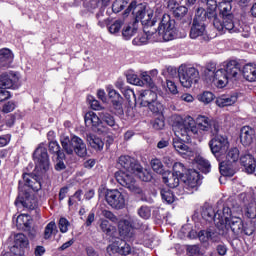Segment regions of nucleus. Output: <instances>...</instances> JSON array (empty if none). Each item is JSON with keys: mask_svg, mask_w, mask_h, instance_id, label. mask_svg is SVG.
I'll return each instance as SVG.
<instances>
[{"mask_svg": "<svg viewBox=\"0 0 256 256\" xmlns=\"http://www.w3.org/2000/svg\"><path fill=\"white\" fill-rule=\"evenodd\" d=\"M174 149L182 155V157H191L193 155V151H191V148L187 146L185 143H183L179 138L174 139L173 141Z\"/></svg>", "mask_w": 256, "mask_h": 256, "instance_id": "c756f323", "label": "nucleus"}, {"mask_svg": "<svg viewBox=\"0 0 256 256\" xmlns=\"http://www.w3.org/2000/svg\"><path fill=\"white\" fill-rule=\"evenodd\" d=\"M157 99V88L138 92V101L141 107H148L152 113H159L163 109V105Z\"/></svg>", "mask_w": 256, "mask_h": 256, "instance_id": "6e6552de", "label": "nucleus"}, {"mask_svg": "<svg viewBox=\"0 0 256 256\" xmlns=\"http://www.w3.org/2000/svg\"><path fill=\"white\" fill-rule=\"evenodd\" d=\"M100 229L108 237H113V235H115V233L117 232V228H115V226L111 225V223H109V221L105 219L101 220Z\"/></svg>", "mask_w": 256, "mask_h": 256, "instance_id": "ea45409f", "label": "nucleus"}, {"mask_svg": "<svg viewBox=\"0 0 256 256\" xmlns=\"http://www.w3.org/2000/svg\"><path fill=\"white\" fill-rule=\"evenodd\" d=\"M118 253H120V255H131L133 249L131 248V245L122 240L120 246H118Z\"/></svg>", "mask_w": 256, "mask_h": 256, "instance_id": "864d4df0", "label": "nucleus"}, {"mask_svg": "<svg viewBox=\"0 0 256 256\" xmlns=\"http://www.w3.org/2000/svg\"><path fill=\"white\" fill-rule=\"evenodd\" d=\"M213 21V25L215 26V16L209 15V11L205 10L203 7H198L195 11L193 23H199L201 25H205V21Z\"/></svg>", "mask_w": 256, "mask_h": 256, "instance_id": "a878e982", "label": "nucleus"}, {"mask_svg": "<svg viewBox=\"0 0 256 256\" xmlns=\"http://www.w3.org/2000/svg\"><path fill=\"white\" fill-rule=\"evenodd\" d=\"M129 3V0H116L112 4V11L114 13H120V11H123L127 4Z\"/></svg>", "mask_w": 256, "mask_h": 256, "instance_id": "8fccbe9b", "label": "nucleus"}, {"mask_svg": "<svg viewBox=\"0 0 256 256\" xmlns=\"http://www.w3.org/2000/svg\"><path fill=\"white\" fill-rule=\"evenodd\" d=\"M60 143L66 155H73L75 153L77 157H87V144L79 136L74 135L69 138L67 135H61Z\"/></svg>", "mask_w": 256, "mask_h": 256, "instance_id": "39448f33", "label": "nucleus"}, {"mask_svg": "<svg viewBox=\"0 0 256 256\" xmlns=\"http://www.w3.org/2000/svg\"><path fill=\"white\" fill-rule=\"evenodd\" d=\"M126 79L130 85H137L138 87H143L144 85L143 80H141V78L136 74L129 73L126 75Z\"/></svg>", "mask_w": 256, "mask_h": 256, "instance_id": "09e8293b", "label": "nucleus"}, {"mask_svg": "<svg viewBox=\"0 0 256 256\" xmlns=\"http://www.w3.org/2000/svg\"><path fill=\"white\" fill-rule=\"evenodd\" d=\"M70 225L71 224L69 223V220H67V218L65 217L60 218L58 227L61 233H67V231H69Z\"/></svg>", "mask_w": 256, "mask_h": 256, "instance_id": "13d9d810", "label": "nucleus"}, {"mask_svg": "<svg viewBox=\"0 0 256 256\" xmlns=\"http://www.w3.org/2000/svg\"><path fill=\"white\" fill-rule=\"evenodd\" d=\"M28 249L29 239L25 234L18 233L14 236V245L10 248V252H6L2 256H23Z\"/></svg>", "mask_w": 256, "mask_h": 256, "instance_id": "ddd939ff", "label": "nucleus"}, {"mask_svg": "<svg viewBox=\"0 0 256 256\" xmlns=\"http://www.w3.org/2000/svg\"><path fill=\"white\" fill-rule=\"evenodd\" d=\"M255 135V130L249 126H244L240 132V141L244 147H247L253 143V137Z\"/></svg>", "mask_w": 256, "mask_h": 256, "instance_id": "bb28decb", "label": "nucleus"}, {"mask_svg": "<svg viewBox=\"0 0 256 256\" xmlns=\"http://www.w3.org/2000/svg\"><path fill=\"white\" fill-rule=\"evenodd\" d=\"M178 77L182 87L191 89L199 82V70L193 66L181 65L178 68Z\"/></svg>", "mask_w": 256, "mask_h": 256, "instance_id": "9b49d317", "label": "nucleus"}, {"mask_svg": "<svg viewBox=\"0 0 256 256\" xmlns=\"http://www.w3.org/2000/svg\"><path fill=\"white\" fill-rule=\"evenodd\" d=\"M84 121L86 127H92V130L98 133L99 135H103V133H107V127L103 126V121H101V116H97L95 112H87L84 116Z\"/></svg>", "mask_w": 256, "mask_h": 256, "instance_id": "dca6fc26", "label": "nucleus"}, {"mask_svg": "<svg viewBox=\"0 0 256 256\" xmlns=\"http://www.w3.org/2000/svg\"><path fill=\"white\" fill-rule=\"evenodd\" d=\"M196 123L200 131H211L213 127V120H211L207 116H198L196 119Z\"/></svg>", "mask_w": 256, "mask_h": 256, "instance_id": "f704fd0d", "label": "nucleus"}, {"mask_svg": "<svg viewBox=\"0 0 256 256\" xmlns=\"http://www.w3.org/2000/svg\"><path fill=\"white\" fill-rule=\"evenodd\" d=\"M105 201L109 207L121 211L125 209V195L119 189H108L105 192Z\"/></svg>", "mask_w": 256, "mask_h": 256, "instance_id": "4468645a", "label": "nucleus"}, {"mask_svg": "<svg viewBox=\"0 0 256 256\" xmlns=\"http://www.w3.org/2000/svg\"><path fill=\"white\" fill-rule=\"evenodd\" d=\"M49 152L52 155H57L58 159H65V150H61V146L58 141L49 142Z\"/></svg>", "mask_w": 256, "mask_h": 256, "instance_id": "4c0bfd02", "label": "nucleus"}, {"mask_svg": "<svg viewBox=\"0 0 256 256\" xmlns=\"http://www.w3.org/2000/svg\"><path fill=\"white\" fill-rule=\"evenodd\" d=\"M219 232H216L213 228H208L206 230H201L198 233V238L202 243H207V241H212V243H219L221 241V235H227V230L224 228H218Z\"/></svg>", "mask_w": 256, "mask_h": 256, "instance_id": "f3484780", "label": "nucleus"}, {"mask_svg": "<svg viewBox=\"0 0 256 256\" xmlns=\"http://www.w3.org/2000/svg\"><path fill=\"white\" fill-rule=\"evenodd\" d=\"M206 5L210 17H217V0H207Z\"/></svg>", "mask_w": 256, "mask_h": 256, "instance_id": "5fc2aeb1", "label": "nucleus"}, {"mask_svg": "<svg viewBox=\"0 0 256 256\" xmlns=\"http://www.w3.org/2000/svg\"><path fill=\"white\" fill-rule=\"evenodd\" d=\"M11 99V92L7 91L6 88H0V102Z\"/></svg>", "mask_w": 256, "mask_h": 256, "instance_id": "69168bd1", "label": "nucleus"}, {"mask_svg": "<svg viewBox=\"0 0 256 256\" xmlns=\"http://www.w3.org/2000/svg\"><path fill=\"white\" fill-rule=\"evenodd\" d=\"M122 27H123V21L116 20L108 29L112 35H115L119 33V31H121Z\"/></svg>", "mask_w": 256, "mask_h": 256, "instance_id": "4d7b16f0", "label": "nucleus"}, {"mask_svg": "<svg viewBox=\"0 0 256 256\" xmlns=\"http://www.w3.org/2000/svg\"><path fill=\"white\" fill-rule=\"evenodd\" d=\"M224 72L230 81H237L241 77V67L235 60L228 61L224 64Z\"/></svg>", "mask_w": 256, "mask_h": 256, "instance_id": "412c9836", "label": "nucleus"}, {"mask_svg": "<svg viewBox=\"0 0 256 256\" xmlns=\"http://www.w3.org/2000/svg\"><path fill=\"white\" fill-rule=\"evenodd\" d=\"M166 85H167L168 91H170L172 95H177L179 93V91L177 90V85H175V82L171 80H167Z\"/></svg>", "mask_w": 256, "mask_h": 256, "instance_id": "e2e57ef3", "label": "nucleus"}, {"mask_svg": "<svg viewBox=\"0 0 256 256\" xmlns=\"http://www.w3.org/2000/svg\"><path fill=\"white\" fill-rule=\"evenodd\" d=\"M163 183L167 185V187H170V189H175L179 187V176H176L173 172H166L163 174Z\"/></svg>", "mask_w": 256, "mask_h": 256, "instance_id": "7c9ffc66", "label": "nucleus"}, {"mask_svg": "<svg viewBox=\"0 0 256 256\" xmlns=\"http://www.w3.org/2000/svg\"><path fill=\"white\" fill-rule=\"evenodd\" d=\"M63 159L65 158H59V156H57V160L55 164L56 171H64V169L67 168V166L65 165V162H63Z\"/></svg>", "mask_w": 256, "mask_h": 256, "instance_id": "338daca9", "label": "nucleus"}, {"mask_svg": "<svg viewBox=\"0 0 256 256\" xmlns=\"http://www.w3.org/2000/svg\"><path fill=\"white\" fill-rule=\"evenodd\" d=\"M132 173H134V175H136V177H138V179H140L141 181H144L146 183L151 181V179H153V176L150 174V172L143 169L141 164H139V168L135 169L134 172H132Z\"/></svg>", "mask_w": 256, "mask_h": 256, "instance_id": "79ce46f5", "label": "nucleus"}, {"mask_svg": "<svg viewBox=\"0 0 256 256\" xmlns=\"http://www.w3.org/2000/svg\"><path fill=\"white\" fill-rule=\"evenodd\" d=\"M107 91L109 98L112 99L113 105L121 109V100L123 99L121 94H119L117 90L113 89V86H108Z\"/></svg>", "mask_w": 256, "mask_h": 256, "instance_id": "a19ab883", "label": "nucleus"}, {"mask_svg": "<svg viewBox=\"0 0 256 256\" xmlns=\"http://www.w3.org/2000/svg\"><path fill=\"white\" fill-rule=\"evenodd\" d=\"M99 117L103 123H106V125H108V127H114V129H117L119 127L117 123H115V118L109 112L103 110L99 113Z\"/></svg>", "mask_w": 256, "mask_h": 256, "instance_id": "58836bf2", "label": "nucleus"}, {"mask_svg": "<svg viewBox=\"0 0 256 256\" xmlns=\"http://www.w3.org/2000/svg\"><path fill=\"white\" fill-rule=\"evenodd\" d=\"M227 225H229L232 233L234 235L243 237H251L253 233H255V227L251 224H245L243 223V220L240 217L233 216V212L230 209V217L228 220H224V227H220V229H224V231H227Z\"/></svg>", "mask_w": 256, "mask_h": 256, "instance_id": "423d86ee", "label": "nucleus"}, {"mask_svg": "<svg viewBox=\"0 0 256 256\" xmlns=\"http://www.w3.org/2000/svg\"><path fill=\"white\" fill-rule=\"evenodd\" d=\"M240 163L244 167L245 173L248 175H253L255 173L256 161L253 155L244 154L240 157Z\"/></svg>", "mask_w": 256, "mask_h": 256, "instance_id": "393cba45", "label": "nucleus"}, {"mask_svg": "<svg viewBox=\"0 0 256 256\" xmlns=\"http://www.w3.org/2000/svg\"><path fill=\"white\" fill-rule=\"evenodd\" d=\"M131 11L135 17L134 21H137V25H139V21H141L142 25H148L150 27L155 25V20H151L153 19V13L147 12L143 4H137V1H132L125 10L124 15H129Z\"/></svg>", "mask_w": 256, "mask_h": 256, "instance_id": "0eeeda50", "label": "nucleus"}, {"mask_svg": "<svg viewBox=\"0 0 256 256\" xmlns=\"http://www.w3.org/2000/svg\"><path fill=\"white\" fill-rule=\"evenodd\" d=\"M216 66L213 63H210L207 65V67L204 70V79L207 83H209L210 79L217 73Z\"/></svg>", "mask_w": 256, "mask_h": 256, "instance_id": "49530a36", "label": "nucleus"}, {"mask_svg": "<svg viewBox=\"0 0 256 256\" xmlns=\"http://www.w3.org/2000/svg\"><path fill=\"white\" fill-rule=\"evenodd\" d=\"M143 81L146 82V85L150 87V89H157V85H155V82H153V79L151 78V76L144 74L142 76Z\"/></svg>", "mask_w": 256, "mask_h": 256, "instance_id": "680f3d73", "label": "nucleus"}, {"mask_svg": "<svg viewBox=\"0 0 256 256\" xmlns=\"http://www.w3.org/2000/svg\"><path fill=\"white\" fill-rule=\"evenodd\" d=\"M229 249L227 248V245L225 244H218L216 246V252L220 255V256H225L227 255V251Z\"/></svg>", "mask_w": 256, "mask_h": 256, "instance_id": "774afa93", "label": "nucleus"}, {"mask_svg": "<svg viewBox=\"0 0 256 256\" xmlns=\"http://www.w3.org/2000/svg\"><path fill=\"white\" fill-rule=\"evenodd\" d=\"M138 215L142 219H149L151 217V208L149 206H142L138 209Z\"/></svg>", "mask_w": 256, "mask_h": 256, "instance_id": "6e6d98bb", "label": "nucleus"}, {"mask_svg": "<svg viewBox=\"0 0 256 256\" xmlns=\"http://www.w3.org/2000/svg\"><path fill=\"white\" fill-rule=\"evenodd\" d=\"M118 229L120 237H123L125 241H128L129 243L135 241V230L131 226L129 220H121L118 224Z\"/></svg>", "mask_w": 256, "mask_h": 256, "instance_id": "aec40b11", "label": "nucleus"}, {"mask_svg": "<svg viewBox=\"0 0 256 256\" xmlns=\"http://www.w3.org/2000/svg\"><path fill=\"white\" fill-rule=\"evenodd\" d=\"M187 126L189 129V135H197V133H199V128L195 126V121H193V118H190V120L187 122Z\"/></svg>", "mask_w": 256, "mask_h": 256, "instance_id": "052dcab7", "label": "nucleus"}, {"mask_svg": "<svg viewBox=\"0 0 256 256\" xmlns=\"http://www.w3.org/2000/svg\"><path fill=\"white\" fill-rule=\"evenodd\" d=\"M139 29V26L137 24V21H134L133 23L128 24L122 29V37L129 41L131 37H134L137 34V31Z\"/></svg>", "mask_w": 256, "mask_h": 256, "instance_id": "2f4dec72", "label": "nucleus"}, {"mask_svg": "<svg viewBox=\"0 0 256 256\" xmlns=\"http://www.w3.org/2000/svg\"><path fill=\"white\" fill-rule=\"evenodd\" d=\"M19 76L16 72H6L0 76V89H18Z\"/></svg>", "mask_w": 256, "mask_h": 256, "instance_id": "6ab92c4d", "label": "nucleus"}, {"mask_svg": "<svg viewBox=\"0 0 256 256\" xmlns=\"http://www.w3.org/2000/svg\"><path fill=\"white\" fill-rule=\"evenodd\" d=\"M189 9L185 6H177L173 8V15L176 19H183L187 15Z\"/></svg>", "mask_w": 256, "mask_h": 256, "instance_id": "3c124183", "label": "nucleus"}, {"mask_svg": "<svg viewBox=\"0 0 256 256\" xmlns=\"http://www.w3.org/2000/svg\"><path fill=\"white\" fill-rule=\"evenodd\" d=\"M239 161V149L231 148L227 154L225 160L219 163L220 173L222 175H235V165Z\"/></svg>", "mask_w": 256, "mask_h": 256, "instance_id": "f8f14e48", "label": "nucleus"}, {"mask_svg": "<svg viewBox=\"0 0 256 256\" xmlns=\"http://www.w3.org/2000/svg\"><path fill=\"white\" fill-rule=\"evenodd\" d=\"M16 226L18 229H22L23 231H27L31 227V216L27 214H21L16 219Z\"/></svg>", "mask_w": 256, "mask_h": 256, "instance_id": "c9c22d12", "label": "nucleus"}, {"mask_svg": "<svg viewBox=\"0 0 256 256\" xmlns=\"http://www.w3.org/2000/svg\"><path fill=\"white\" fill-rule=\"evenodd\" d=\"M33 159L38 169H41L42 171H49V167H51V161L49 160V153L47 152V148L43 146L36 148L33 154Z\"/></svg>", "mask_w": 256, "mask_h": 256, "instance_id": "2eb2a0df", "label": "nucleus"}, {"mask_svg": "<svg viewBox=\"0 0 256 256\" xmlns=\"http://www.w3.org/2000/svg\"><path fill=\"white\" fill-rule=\"evenodd\" d=\"M160 195L161 198L168 203V205H171V203L175 202V195L173 194V192H171V190L169 189H162L160 191Z\"/></svg>", "mask_w": 256, "mask_h": 256, "instance_id": "a18cd8bd", "label": "nucleus"}, {"mask_svg": "<svg viewBox=\"0 0 256 256\" xmlns=\"http://www.w3.org/2000/svg\"><path fill=\"white\" fill-rule=\"evenodd\" d=\"M18 189L19 194L15 201L16 207L21 205L30 211L37 209V199H35V195L31 194V189L32 191H41V181H39V177L24 173L22 180L19 181Z\"/></svg>", "mask_w": 256, "mask_h": 256, "instance_id": "f257e3e1", "label": "nucleus"}, {"mask_svg": "<svg viewBox=\"0 0 256 256\" xmlns=\"http://www.w3.org/2000/svg\"><path fill=\"white\" fill-rule=\"evenodd\" d=\"M13 63V52L7 48L0 50V67H9Z\"/></svg>", "mask_w": 256, "mask_h": 256, "instance_id": "473e14b6", "label": "nucleus"}, {"mask_svg": "<svg viewBox=\"0 0 256 256\" xmlns=\"http://www.w3.org/2000/svg\"><path fill=\"white\" fill-rule=\"evenodd\" d=\"M133 175H135V173L120 170L115 173V179L119 185L128 189L130 193H134V195H141L143 193V189H141V186H139V183H137V180H135Z\"/></svg>", "mask_w": 256, "mask_h": 256, "instance_id": "1a4fd4ad", "label": "nucleus"}, {"mask_svg": "<svg viewBox=\"0 0 256 256\" xmlns=\"http://www.w3.org/2000/svg\"><path fill=\"white\" fill-rule=\"evenodd\" d=\"M189 35L191 39H200L201 41H209V36L207 35L205 24L192 22Z\"/></svg>", "mask_w": 256, "mask_h": 256, "instance_id": "5701e85b", "label": "nucleus"}, {"mask_svg": "<svg viewBox=\"0 0 256 256\" xmlns=\"http://www.w3.org/2000/svg\"><path fill=\"white\" fill-rule=\"evenodd\" d=\"M235 103H237L236 94L230 96H221L216 99V105H218V107H231V105H235Z\"/></svg>", "mask_w": 256, "mask_h": 256, "instance_id": "72a5a7b5", "label": "nucleus"}, {"mask_svg": "<svg viewBox=\"0 0 256 256\" xmlns=\"http://www.w3.org/2000/svg\"><path fill=\"white\" fill-rule=\"evenodd\" d=\"M117 165L120 169H125V172L128 173H133L135 169H139V163H137V160L128 155L120 156L118 158Z\"/></svg>", "mask_w": 256, "mask_h": 256, "instance_id": "4be33fe9", "label": "nucleus"}, {"mask_svg": "<svg viewBox=\"0 0 256 256\" xmlns=\"http://www.w3.org/2000/svg\"><path fill=\"white\" fill-rule=\"evenodd\" d=\"M57 231V224L51 221L48 223L44 230V239H51V236Z\"/></svg>", "mask_w": 256, "mask_h": 256, "instance_id": "de8ad7c7", "label": "nucleus"}, {"mask_svg": "<svg viewBox=\"0 0 256 256\" xmlns=\"http://www.w3.org/2000/svg\"><path fill=\"white\" fill-rule=\"evenodd\" d=\"M172 173L183 179L184 193L191 195L199 188V172L196 170L188 169L185 164L176 162L173 164Z\"/></svg>", "mask_w": 256, "mask_h": 256, "instance_id": "f03ea898", "label": "nucleus"}, {"mask_svg": "<svg viewBox=\"0 0 256 256\" xmlns=\"http://www.w3.org/2000/svg\"><path fill=\"white\" fill-rule=\"evenodd\" d=\"M242 75L246 81L249 83L256 82V64L248 63L245 64L242 68Z\"/></svg>", "mask_w": 256, "mask_h": 256, "instance_id": "cd10ccee", "label": "nucleus"}, {"mask_svg": "<svg viewBox=\"0 0 256 256\" xmlns=\"http://www.w3.org/2000/svg\"><path fill=\"white\" fill-rule=\"evenodd\" d=\"M121 93H123L125 99H127V101L131 100V97H134L135 99V92L133 91V89L126 87L124 90L121 91Z\"/></svg>", "mask_w": 256, "mask_h": 256, "instance_id": "0e129e2a", "label": "nucleus"}, {"mask_svg": "<svg viewBox=\"0 0 256 256\" xmlns=\"http://www.w3.org/2000/svg\"><path fill=\"white\" fill-rule=\"evenodd\" d=\"M197 99L198 101H200V103H203L204 105H209V103H213V101L215 100V94L209 91H204L197 95Z\"/></svg>", "mask_w": 256, "mask_h": 256, "instance_id": "37998d69", "label": "nucleus"}, {"mask_svg": "<svg viewBox=\"0 0 256 256\" xmlns=\"http://www.w3.org/2000/svg\"><path fill=\"white\" fill-rule=\"evenodd\" d=\"M202 217L206 221H214L216 227L221 229V227H225V221H229L231 217V208L223 207L222 210L215 212L212 207H208L202 211Z\"/></svg>", "mask_w": 256, "mask_h": 256, "instance_id": "9d476101", "label": "nucleus"}, {"mask_svg": "<svg viewBox=\"0 0 256 256\" xmlns=\"http://www.w3.org/2000/svg\"><path fill=\"white\" fill-rule=\"evenodd\" d=\"M229 76L223 68L218 69L215 74L211 77L208 83H213L218 89H223L229 83Z\"/></svg>", "mask_w": 256, "mask_h": 256, "instance_id": "b1692460", "label": "nucleus"}, {"mask_svg": "<svg viewBox=\"0 0 256 256\" xmlns=\"http://www.w3.org/2000/svg\"><path fill=\"white\" fill-rule=\"evenodd\" d=\"M151 167L155 173H158L159 175H163L164 169H163V162L161 160L155 158L151 160Z\"/></svg>", "mask_w": 256, "mask_h": 256, "instance_id": "603ef678", "label": "nucleus"}, {"mask_svg": "<svg viewBox=\"0 0 256 256\" xmlns=\"http://www.w3.org/2000/svg\"><path fill=\"white\" fill-rule=\"evenodd\" d=\"M102 217H105V219H108L112 223H118L119 221V218H117L110 210H102Z\"/></svg>", "mask_w": 256, "mask_h": 256, "instance_id": "bf43d9fd", "label": "nucleus"}, {"mask_svg": "<svg viewBox=\"0 0 256 256\" xmlns=\"http://www.w3.org/2000/svg\"><path fill=\"white\" fill-rule=\"evenodd\" d=\"M175 25V19L169 14H164L159 22L157 30H155V32L148 30L147 37H153V35L157 37L158 35L163 41H173L177 36V28Z\"/></svg>", "mask_w": 256, "mask_h": 256, "instance_id": "20e7f679", "label": "nucleus"}, {"mask_svg": "<svg viewBox=\"0 0 256 256\" xmlns=\"http://www.w3.org/2000/svg\"><path fill=\"white\" fill-rule=\"evenodd\" d=\"M209 147L213 155H217V153H225L227 149H229V140L226 136L216 135L209 141Z\"/></svg>", "mask_w": 256, "mask_h": 256, "instance_id": "a211bd4d", "label": "nucleus"}, {"mask_svg": "<svg viewBox=\"0 0 256 256\" xmlns=\"http://www.w3.org/2000/svg\"><path fill=\"white\" fill-rule=\"evenodd\" d=\"M174 133L178 139H181V141L187 139V137H189V126L187 125V122L175 126Z\"/></svg>", "mask_w": 256, "mask_h": 256, "instance_id": "e433bc0d", "label": "nucleus"}, {"mask_svg": "<svg viewBox=\"0 0 256 256\" xmlns=\"http://www.w3.org/2000/svg\"><path fill=\"white\" fill-rule=\"evenodd\" d=\"M196 163L198 165V169H200L202 173H209L211 171V163H209V160L203 157H197Z\"/></svg>", "mask_w": 256, "mask_h": 256, "instance_id": "c03bdc74", "label": "nucleus"}, {"mask_svg": "<svg viewBox=\"0 0 256 256\" xmlns=\"http://www.w3.org/2000/svg\"><path fill=\"white\" fill-rule=\"evenodd\" d=\"M86 141L96 151H103V147H105L103 140L92 133L86 134Z\"/></svg>", "mask_w": 256, "mask_h": 256, "instance_id": "c85d7f7f", "label": "nucleus"}, {"mask_svg": "<svg viewBox=\"0 0 256 256\" xmlns=\"http://www.w3.org/2000/svg\"><path fill=\"white\" fill-rule=\"evenodd\" d=\"M220 15L222 20L217 16L214 18V27L220 33H225V31H229V33H237L239 29L235 27V16L233 15V6L229 2H223L220 5Z\"/></svg>", "mask_w": 256, "mask_h": 256, "instance_id": "7ed1b4c3", "label": "nucleus"}]
</instances>
